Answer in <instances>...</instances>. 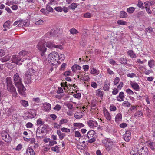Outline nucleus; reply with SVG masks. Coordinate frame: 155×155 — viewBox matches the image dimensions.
Listing matches in <instances>:
<instances>
[{"mask_svg": "<svg viewBox=\"0 0 155 155\" xmlns=\"http://www.w3.org/2000/svg\"><path fill=\"white\" fill-rule=\"evenodd\" d=\"M13 78L14 84L17 88L19 93L21 95L24 96L25 93V89L22 83V79L17 73L13 75Z\"/></svg>", "mask_w": 155, "mask_h": 155, "instance_id": "1", "label": "nucleus"}, {"mask_svg": "<svg viewBox=\"0 0 155 155\" xmlns=\"http://www.w3.org/2000/svg\"><path fill=\"white\" fill-rule=\"evenodd\" d=\"M5 82L6 84L8 90L9 92L13 93V96H16L17 94L16 93V89L12 84V80L11 78L9 77H8L6 78Z\"/></svg>", "mask_w": 155, "mask_h": 155, "instance_id": "2", "label": "nucleus"}, {"mask_svg": "<svg viewBox=\"0 0 155 155\" xmlns=\"http://www.w3.org/2000/svg\"><path fill=\"white\" fill-rule=\"evenodd\" d=\"M59 55L57 52H53L51 53L48 56V61L51 62L52 64H53L58 61Z\"/></svg>", "mask_w": 155, "mask_h": 155, "instance_id": "3", "label": "nucleus"}, {"mask_svg": "<svg viewBox=\"0 0 155 155\" xmlns=\"http://www.w3.org/2000/svg\"><path fill=\"white\" fill-rule=\"evenodd\" d=\"M95 133L93 130L90 131L87 133V136L89 139L88 141L89 143H91L95 141L96 135L94 134Z\"/></svg>", "mask_w": 155, "mask_h": 155, "instance_id": "4", "label": "nucleus"}, {"mask_svg": "<svg viewBox=\"0 0 155 155\" xmlns=\"http://www.w3.org/2000/svg\"><path fill=\"white\" fill-rule=\"evenodd\" d=\"M45 42L44 41H40L38 43L37 46V48L43 54L46 52V48L45 47Z\"/></svg>", "mask_w": 155, "mask_h": 155, "instance_id": "5", "label": "nucleus"}, {"mask_svg": "<svg viewBox=\"0 0 155 155\" xmlns=\"http://www.w3.org/2000/svg\"><path fill=\"white\" fill-rule=\"evenodd\" d=\"M35 73V71L33 69H29L27 71L25 74V76L28 78V83L31 81V76L34 75Z\"/></svg>", "mask_w": 155, "mask_h": 155, "instance_id": "6", "label": "nucleus"}, {"mask_svg": "<svg viewBox=\"0 0 155 155\" xmlns=\"http://www.w3.org/2000/svg\"><path fill=\"white\" fill-rule=\"evenodd\" d=\"M21 58L22 57H21V56H19V55H14L12 56L11 60L12 62L16 64L17 65H20L22 64L21 63H19V62L21 60Z\"/></svg>", "mask_w": 155, "mask_h": 155, "instance_id": "7", "label": "nucleus"}, {"mask_svg": "<svg viewBox=\"0 0 155 155\" xmlns=\"http://www.w3.org/2000/svg\"><path fill=\"white\" fill-rule=\"evenodd\" d=\"M137 152L139 155H148V150L146 147H143L140 149L137 148Z\"/></svg>", "mask_w": 155, "mask_h": 155, "instance_id": "8", "label": "nucleus"}, {"mask_svg": "<svg viewBox=\"0 0 155 155\" xmlns=\"http://www.w3.org/2000/svg\"><path fill=\"white\" fill-rule=\"evenodd\" d=\"M46 45L47 47L50 48H59L60 49H61L63 48L61 45H55L53 43L49 41H48L46 43Z\"/></svg>", "mask_w": 155, "mask_h": 155, "instance_id": "9", "label": "nucleus"}, {"mask_svg": "<svg viewBox=\"0 0 155 155\" xmlns=\"http://www.w3.org/2000/svg\"><path fill=\"white\" fill-rule=\"evenodd\" d=\"M1 136L3 140L6 142H8L10 140V138L8 133L5 131H3L1 133Z\"/></svg>", "mask_w": 155, "mask_h": 155, "instance_id": "10", "label": "nucleus"}, {"mask_svg": "<svg viewBox=\"0 0 155 155\" xmlns=\"http://www.w3.org/2000/svg\"><path fill=\"white\" fill-rule=\"evenodd\" d=\"M88 126L91 128L96 127L97 126L98 124L97 122L92 120H90L87 122Z\"/></svg>", "mask_w": 155, "mask_h": 155, "instance_id": "11", "label": "nucleus"}, {"mask_svg": "<svg viewBox=\"0 0 155 155\" xmlns=\"http://www.w3.org/2000/svg\"><path fill=\"white\" fill-rule=\"evenodd\" d=\"M130 84L132 88L136 91H139L140 87L138 84L136 82H130Z\"/></svg>", "mask_w": 155, "mask_h": 155, "instance_id": "12", "label": "nucleus"}, {"mask_svg": "<svg viewBox=\"0 0 155 155\" xmlns=\"http://www.w3.org/2000/svg\"><path fill=\"white\" fill-rule=\"evenodd\" d=\"M130 131H126L124 137V140L125 141H128L130 139Z\"/></svg>", "mask_w": 155, "mask_h": 155, "instance_id": "13", "label": "nucleus"}, {"mask_svg": "<svg viewBox=\"0 0 155 155\" xmlns=\"http://www.w3.org/2000/svg\"><path fill=\"white\" fill-rule=\"evenodd\" d=\"M110 82L108 81H106L104 83V86L103 87V90L106 91H109L110 87Z\"/></svg>", "mask_w": 155, "mask_h": 155, "instance_id": "14", "label": "nucleus"}, {"mask_svg": "<svg viewBox=\"0 0 155 155\" xmlns=\"http://www.w3.org/2000/svg\"><path fill=\"white\" fill-rule=\"evenodd\" d=\"M124 93L123 92H120L119 95L117 97V100L119 101H122L124 100Z\"/></svg>", "mask_w": 155, "mask_h": 155, "instance_id": "15", "label": "nucleus"}, {"mask_svg": "<svg viewBox=\"0 0 155 155\" xmlns=\"http://www.w3.org/2000/svg\"><path fill=\"white\" fill-rule=\"evenodd\" d=\"M44 110L46 111H49L51 109V106L49 103H46L43 104Z\"/></svg>", "mask_w": 155, "mask_h": 155, "instance_id": "16", "label": "nucleus"}, {"mask_svg": "<svg viewBox=\"0 0 155 155\" xmlns=\"http://www.w3.org/2000/svg\"><path fill=\"white\" fill-rule=\"evenodd\" d=\"M27 155H35V153L33 149L30 148H28L26 151Z\"/></svg>", "mask_w": 155, "mask_h": 155, "instance_id": "17", "label": "nucleus"}, {"mask_svg": "<svg viewBox=\"0 0 155 155\" xmlns=\"http://www.w3.org/2000/svg\"><path fill=\"white\" fill-rule=\"evenodd\" d=\"M128 16L127 13L124 11H122L120 12V17L121 18H127Z\"/></svg>", "mask_w": 155, "mask_h": 155, "instance_id": "18", "label": "nucleus"}, {"mask_svg": "<svg viewBox=\"0 0 155 155\" xmlns=\"http://www.w3.org/2000/svg\"><path fill=\"white\" fill-rule=\"evenodd\" d=\"M57 29L55 30L54 29H51L50 33L49 34L51 36H56V35L57 33Z\"/></svg>", "mask_w": 155, "mask_h": 155, "instance_id": "19", "label": "nucleus"}, {"mask_svg": "<svg viewBox=\"0 0 155 155\" xmlns=\"http://www.w3.org/2000/svg\"><path fill=\"white\" fill-rule=\"evenodd\" d=\"M104 115L106 119L108 120H110L111 119V117L110 113L107 111H106L104 112Z\"/></svg>", "mask_w": 155, "mask_h": 155, "instance_id": "20", "label": "nucleus"}, {"mask_svg": "<svg viewBox=\"0 0 155 155\" xmlns=\"http://www.w3.org/2000/svg\"><path fill=\"white\" fill-rule=\"evenodd\" d=\"M96 95L100 97H102L104 94V92L102 90L98 89L96 91Z\"/></svg>", "mask_w": 155, "mask_h": 155, "instance_id": "21", "label": "nucleus"}, {"mask_svg": "<svg viewBox=\"0 0 155 155\" xmlns=\"http://www.w3.org/2000/svg\"><path fill=\"white\" fill-rule=\"evenodd\" d=\"M136 8L133 7H131L127 9V12L129 14H132L134 13L135 10Z\"/></svg>", "mask_w": 155, "mask_h": 155, "instance_id": "22", "label": "nucleus"}, {"mask_svg": "<svg viewBox=\"0 0 155 155\" xmlns=\"http://www.w3.org/2000/svg\"><path fill=\"white\" fill-rule=\"evenodd\" d=\"M90 73L91 74L94 75H98L99 72L95 68H92L91 70Z\"/></svg>", "mask_w": 155, "mask_h": 155, "instance_id": "23", "label": "nucleus"}, {"mask_svg": "<svg viewBox=\"0 0 155 155\" xmlns=\"http://www.w3.org/2000/svg\"><path fill=\"white\" fill-rule=\"evenodd\" d=\"M127 53L128 55L132 58H135L136 57L135 54L134 53V52L132 50H130L128 51L127 52Z\"/></svg>", "mask_w": 155, "mask_h": 155, "instance_id": "24", "label": "nucleus"}, {"mask_svg": "<svg viewBox=\"0 0 155 155\" xmlns=\"http://www.w3.org/2000/svg\"><path fill=\"white\" fill-rule=\"evenodd\" d=\"M77 5L76 3H73L68 7V8L69 9H71L73 10H74L77 7Z\"/></svg>", "mask_w": 155, "mask_h": 155, "instance_id": "25", "label": "nucleus"}, {"mask_svg": "<svg viewBox=\"0 0 155 155\" xmlns=\"http://www.w3.org/2000/svg\"><path fill=\"white\" fill-rule=\"evenodd\" d=\"M122 119V115L121 113H118L116 115L115 117V121L116 122H118Z\"/></svg>", "mask_w": 155, "mask_h": 155, "instance_id": "26", "label": "nucleus"}, {"mask_svg": "<svg viewBox=\"0 0 155 155\" xmlns=\"http://www.w3.org/2000/svg\"><path fill=\"white\" fill-rule=\"evenodd\" d=\"M155 61L153 60H150L148 62V65L150 68H152L154 65Z\"/></svg>", "mask_w": 155, "mask_h": 155, "instance_id": "27", "label": "nucleus"}, {"mask_svg": "<svg viewBox=\"0 0 155 155\" xmlns=\"http://www.w3.org/2000/svg\"><path fill=\"white\" fill-rule=\"evenodd\" d=\"M20 103L24 107H27L28 105V102L25 100H21L20 101Z\"/></svg>", "mask_w": 155, "mask_h": 155, "instance_id": "28", "label": "nucleus"}, {"mask_svg": "<svg viewBox=\"0 0 155 155\" xmlns=\"http://www.w3.org/2000/svg\"><path fill=\"white\" fill-rule=\"evenodd\" d=\"M143 3L140 0H139L138 3L137 4V5L139 8H141L142 9H143L144 8V6L143 5Z\"/></svg>", "mask_w": 155, "mask_h": 155, "instance_id": "29", "label": "nucleus"}, {"mask_svg": "<svg viewBox=\"0 0 155 155\" xmlns=\"http://www.w3.org/2000/svg\"><path fill=\"white\" fill-rule=\"evenodd\" d=\"M57 133L59 136L60 139L62 140L63 138L64 137V135L63 134V133H62L60 130H57Z\"/></svg>", "mask_w": 155, "mask_h": 155, "instance_id": "30", "label": "nucleus"}, {"mask_svg": "<svg viewBox=\"0 0 155 155\" xmlns=\"http://www.w3.org/2000/svg\"><path fill=\"white\" fill-rule=\"evenodd\" d=\"M10 58L11 56L9 55H7L1 59V61L2 62L7 61L10 59Z\"/></svg>", "mask_w": 155, "mask_h": 155, "instance_id": "31", "label": "nucleus"}, {"mask_svg": "<svg viewBox=\"0 0 155 155\" xmlns=\"http://www.w3.org/2000/svg\"><path fill=\"white\" fill-rule=\"evenodd\" d=\"M67 122L68 120L66 119H62L60 121V122L58 125V126L59 127H60L62 124L67 123Z\"/></svg>", "mask_w": 155, "mask_h": 155, "instance_id": "32", "label": "nucleus"}, {"mask_svg": "<svg viewBox=\"0 0 155 155\" xmlns=\"http://www.w3.org/2000/svg\"><path fill=\"white\" fill-rule=\"evenodd\" d=\"M59 147L58 146H56L54 147H52L51 150L52 151L56 152L57 153H58L59 152Z\"/></svg>", "mask_w": 155, "mask_h": 155, "instance_id": "33", "label": "nucleus"}, {"mask_svg": "<svg viewBox=\"0 0 155 155\" xmlns=\"http://www.w3.org/2000/svg\"><path fill=\"white\" fill-rule=\"evenodd\" d=\"M69 31L71 34H76L78 33V31L74 28H73L69 30Z\"/></svg>", "mask_w": 155, "mask_h": 155, "instance_id": "34", "label": "nucleus"}, {"mask_svg": "<svg viewBox=\"0 0 155 155\" xmlns=\"http://www.w3.org/2000/svg\"><path fill=\"white\" fill-rule=\"evenodd\" d=\"M120 62L123 64H126L127 60L126 58H121L119 60Z\"/></svg>", "mask_w": 155, "mask_h": 155, "instance_id": "35", "label": "nucleus"}, {"mask_svg": "<svg viewBox=\"0 0 155 155\" xmlns=\"http://www.w3.org/2000/svg\"><path fill=\"white\" fill-rule=\"evenodd\" d=\"M73 125L79 127H81L84 126V125L82 123H74Z\"/></svg>", "mask_w": 155, "mask_h": 155, "instance_id": "36", "label": "nucleus"}, {"mask_svg": "<svg viewBox=\"0 0 155 155\" xmlns=\"http://www.w3.org/2000/svg\"><path fill=\"white\" fill-rule=\"evenodd\" d=\"M117 23L118 24L121 25H126L127 24V22L122 20H118Z\"/></svg>", "mask_w": 155, "mask_h": 155, "instance_id": "37", "label": "nucleus"}, {"mask_svg": "<svg viewBox=\"0 0 155 155\" xmlns=\"http://www.w3.org/2000/svg\"><path fill=\"white\" fill-rule=\"evenodd\" d=\"M123 106L129 107L130 106V103L127 101H124L122 104Z\"/></svg>", "mask_w": 155, "mask_h": 155, "instance_id": "38", "label": "nucleus"}, {"mask_svg": "<svg viewBox=\"0 0 155 155\" xmlns=\"http://www.w3.org/2000/svg\"><path fill=\"white\" fill-rule=\"evenodd\" d=\"M10 21L8 20L6 22L4 23L3 26L4 28L8 27L10 26Z\"/></svg>", "mask_w": 155, "mask_h": 155, "instance_id": "39", "label": "nucleus"}, {"mask_svg": "<svg viewBox=\"0 0 155 155\" xmlns=\"http://www.w3.org/2000/svg\"><path fill=\"white\" fill-rule=\"evenodd\" d=\"M28 53V52L25 51H22L20 52L19 53V56H21L22 57V56H24L25 55L27 54Z\"/></svg>", "mask_w": 155, "mask_h": 155, "instance_id": "40", "label": "nucleus"}, {"mask_svg": "<svg viewBox=\"0 0 155 155\" xmlns=\"http://www.w3.org/2000/svg\"><path fill=\"white\" fill-rule=\"evenodd\" d=\"M46 9L50 12H52L53 11V8L50 6L48 5H47L46 6Z\"/></svg>", "mask_w": 155, "mask_h": 155, "instance_id": "41", "label": "nucleus"}, {"mask_svg": "<svg viewBox=\"0 0 155 155\" xmlns=\"http://www.w3.org/2000/svg\"><path fill=\"white\" fill-rule=\"evenodd\" d=\"M37 123L38 125H43L44 123V122L42 121L41 118H39L37 120Z\"/></svg>", "mask_w": 155, "mask_h": 155, "instance_id": "42", "label": "nucleus"}, {"mask_svg": "<svg viewBox=\"0 0 155 155\" xmlns=\"http://www.w3.org/2000/svg\"><path fill=\"white\" fill-rule=\"evenodd\" d=\"M126 91L128 94L129 95H133L134 94V93L133 91L130 89H127L126 90Z\"/></svg>", "mask_w": 155, "mask_h": 155, "instance_id": "43", "label": "nucleus"}, {"mask_svg": "<svg viewBox=\"0 0 155 155\" xmlns=\"http://www.w3.org/2000/svg\"><path fill=\"white\" fill-rule=\"evenodd\" d=\"M5 53V51L3 49H0V57L4 56Z\"/></svg>", "mask_w": 155, "mask_h": 155, "instance_id": "44", "label": "nucleus"}, {"mask_svg": "<svg viewBox=\"0 0 155 155\" xmlns=\"http://www.w3.org/2000/svg\"><path fill=\"white\" fill-rule=\"evenodd\" d=\"M43 21L42 19H40L35 22V24L36 25H42Z\"/></svg>", "mask_w": 155, "mask_h": 155, "instance_id": "45", "label": "nucleus"}, {"mask_svg": "<svg viewBox=\"0 0 155 155\" xmlns=\"http://www.w3.org/2000/svg\"><path fill=\"white\" fill-rule=\"evenodd\" d=\"M61 130L63 132H70V129L65 127L62 128Z\"/></svg>", "mask_w": 155, "mask_h": 155, "instance_id": "46", "label": "nucleus"}, {"mask_svg": "<svg viewBox=\"0 0 155 155\" xmlns=\"http://www.w3.org/2000/svg\"><path fill=\"white\" fill-rule=\"evenodd\" d=\"M73 96L75 98L79 99L81 96V94L80 93H78L76 94H74Z\"/></svg>", "mask_w": 155, "mask_h": 155, "instance_id": "47", "label": "nucleus"}, {"mask_svg": "<svg viewBox=\"0 0 155 155\" xmlns=\"http://www.w3.org/2000/svg\"><path fill=\"white\" fill-rule=\"evenodd\" d=\"M110 109L111 111H115L116 109V107L114 105H112L110 106Z\"/></svg>", "mask_w": 155, "mask_h": 155, "instance_id": "48", "label": "nucleus"}, {"mask_svg": "<svg viewBox=\"0 0 155 155\" xmlns=\"http://www.w3.org/2000/svg\"><path fill=\"white\" fill-rule=\"evenodd\" d=\"M153 31L152 28L151 27H149L147 28H146L145 31L146 32H148L150 33Z\"/></svg>", "mask_w": 155, "mask_h": 155, "instance_id": "49", "label": "nucleus"}, {"mask_svg": "<svg viewBox=\"0 0 155 155\" xmlns=\"http://www.w3.org/2000/svg\"><path fill=\"white\" fill-rule=\"evenodd\" d=\"M120 79L119 78L116 77L114 79V84L115 85H117L118 82H119Z\"/></svg>", "mask_w": 155, "mask_h": 155, "instance_id": "50", "label": "nucleus"}, {"mask_svg": "<svg viewBox=\"0 0 155 155\" xmlns=\"http://www.w3.org/2000/svg\"><path fill=\"white\" fill-rule=\"evenodd\" d=\"M61 109V107L59 105L57 104L54 108V109L56 110L59 111Z\"/></svg>", "mask_w": 155, "mask_h": 155, "instance_id": "51", "label": "nucleus"}, {"mask_svg": "<svg viewBox=\"0 0 155 155\" xmlns=\"http://www.w3.org/2000/svg\"><path fill=\"white\" fill-rule=\"evenodd\" d=\"M49 144L50 146H52L54 144H56L57 142L56 141L53 140H51L49 141Z\"/></svg>", "mask_w": 155, "mask_h": 155, "instance_id": "52", "label": "nucleus"}, {"mask_svg": "<svg viewBox=\"0 0 155 155\" xmlns=\"http://www.w3.org/2000/svg\"><path fill=\"white\" fill-rule=\"evenodd\" d=\"M127 76L128 77L132 78L136 76V74L134 73H128L127 74Z\"/></svg>", "mask_w": 155, "mask_h": 155, "instance_id": "53", "label": "nucleus"}, {"mask_svg": "<svg viewBox=\"0 0 155 155\" xmlns=\"http://www.w3.org/2000/svg\"><path fill=\"white\" fill-rule=\"evenodd\" d=\"M33 126V124L30 122H28L26 124V126L27 128H31Z\"/></svg>", "mask_w": 155, "mask_h": 155, "instance_id": "54", "label": "nucleus"}, {"mask_svg": "<svg viewBox=\"0 0 155 155\" xmlns=\"http://www.w3.org/2000/svg\"><path fill=\"white\" fill-rule=\"evenodd\" d=\"M58 58V60H61V61L64 60L65 58V55L64 54H61L60 55H59Z\"/></svg>", "mask_w": 155, "mask_h": 155, "instance_id": "55", "label": "nucleus"}, {"mask_svg": "<svg viewBox=\"0 0 155 155\" xmlns=\"http://www.w3.org/2000/svg\"><path fill=\"white\" fill-rule=\"evenodd\" d=\"M71 74V72L70 71H68L64 73V75L65 76H68L70 75Z\"/></svg>", "mask_w": 155, "mask_h": 155, "instance_id": "56", "label": "nucleus"}, {"mask_svg": "<svg viewBox=\"0 0 155 155\" xmlns=\"http://www.w3.org/2000/svg\"><path fill=\"white\" fill-rule=\"evenodd\" d=\"M54 9L56 11L60 12H61L63 10V9L62 8L60 7H55Z\"/></svg>", "mask_w": 155, "mask_h": 155, "instance_id": "57", "label": "nucleus"}, {"mask_svg": "<svg viewBox=\"0 0 155 155\" xmlns=\"http://www.w3.org/2000/svg\"><path fill=\"white\" fill-rule=\"evenodd\" d=\"M83 68L84 71H87L89 68V66L87 65H84L83 66Z\"/></svg>", "mask_w": 155, "mask_h": 155, "instance_id": "58", "label": "nucleus"}, {"mask_svg": "<svg viewBox=\"0 0 155 155\" xmlns=\"http://www.w3.org/2000/svg\"><path fill=\"white\" fill-rule=\"evenodd\" d=\"M75 136L76 137H79L81 136V134L79 132L77 131L75 132Z\"/></svg>", "mask_w": 155, "mask_h": 155, "instance_id": "59", "label": "nucleus"}, {"mask_svg": "<svg viewBox=\"0 0 155 155\" xmlns=\"http://www.w3.org/2000/svg\"><path fill=\"white\" fill-rule=\"evenodd\" d=\"M118 92V89L117 88H114L112 91V94L114 95H116Z\"/></svg>", "mask_w": 155, "mask_h": 155, "instance_id": "60", "label": "nucleus"}, {"mask_svg": "<svg viewBox=\"0 0 155 155\" xmlns=\"http://www.w3.org/2000/svg\"><path fill=\"white\" fill-rule=\"evenodd\" d=\"M146 10L147 12L149 14H151L152 13V12L150 10V8L147 7H145Z\"/></svg>", "mask_w": 155, "mask_h": 155, "instance_id": "61", "label": "nucleus"}, {"mask_svg": "<svg viewBox=\"0 0 155 155\" xmlns=\"http://www.w3.org/2000/svg\"><path fill=\"white\" fill-rule=\"evenodd\" d=\"M123 85V82H120L119 85L117 86V88L118 89H121Z\"/></svg>", "mask_w": 155, "mask_h": 155, "instance_id": "62", "label": "nucleus"}, {"mask_svg": "<svg viewBox=\"0 0 155 155\" xmlns=\"http://www.w3.org/2000/svg\"><path fill=\"white\" fill-rule=\"evenodd\" d=\"M63 92V90L62 88L60 87H59L58 88V89L57 91V92L58 93L60 94Z\"/></svg>", "mask_w": 155, "mask_h": 155, "instance_id": "63", "label": "nucleus"}, {"mask_svg": "<svg viewBox=\"0 0 155 155\" xmlns=\"http://www.w3.org/2000/svg\"><path fill=\"white\" fill-rule=\"evenodd\" d=\"M84 17L87 18H89L91 17V14L89 13H87L84 14Z\"/></svg>", "mask_w": 155, "mask_h": 155, "instance_id": "64", "label": "nucleus"}]
</instances>
